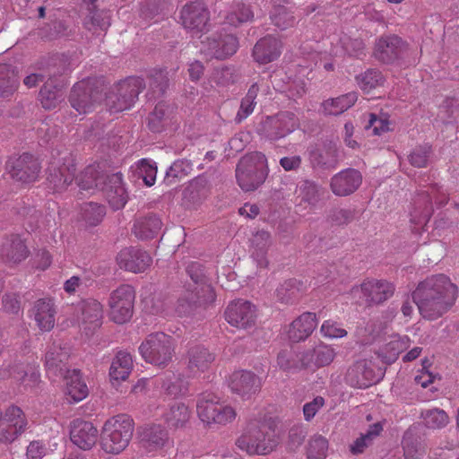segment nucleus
Here are the masks:
<instances>
[{
  "mask_svg": "<svg viewBox=\"0 0 459 459\" xmlns=\"http://www.w3.org/2000/svg\"><path fill=\"white\" fill-rule=\"evenodd\" d=\"M458 296L455 284L445 274L432 275L419 282L411 297L424 319L441 317L455 305Z\"/></svg>",
  "mask_w": 459,
  "mask_h": 459,
  "instance_id": "f257e3e1",
  "label": "nucleus"
},
{
  "mask_svg": "<svg viewBox=\"0 0 459 459\" xmlns=\"http://www.w3.org/2000/svg\"><path fill=\"white\" fill-rule=\"evenodd\" d=\"M278 416L264 418L261 424L251 422L246 432L238 438L237 446L249 455H267L273 451L280 442L277 431Z\"/></svg>",
  "mask_w": 459,
  "mask_h": 459,
  "instance_id": "f03ea898",
  "label": "nucleus"
},
{
  "mask_svg": "<svg viewBox=\"0 0 459 459\" xmlns=\"http://www.w3.org/2000/svg\"><path fill=\"white\" fill-rule=\"evenodd\" d=\"M78 185L82 190L100 188L104 192L105 197L113 210L123 208L127 202L120 173L100 175L96 166H89L81 174Z\"/></svg>",
  "mask_w": 459,
  "mask_h": 459,
  "instance_id": "7ed1b4c3",
  "label": "nucleus"
},
{
  "mask_svg": "<svg viewBox=\"0 0 459 459\" xmlns=\"http://www.w3.org/2000/svg\"><path fill=\"white\" fill-rule=\"evenodd\" d=\"M196 412L199 419L208 426L227 425L237 416L235 408L212 392H204L198 396Z\"/></svg>",
  "mask_w": 459,
  "mask_h": 459,
  "instance_id": "20e7f679",
  "label": "nucleus"
},
{
  "mask_svg": "<svg viewBox=\"0 0 459 459\" xmlns=\"http://www.w3.org/2000/svg\"><path fill=\"white\" fill-rule=\"evenodd\" d=\"M134 431L133 420L127 415H117L105 422L100 445L108 454H119L129 444Z\"/></svg>",
  "mask_w": 459,
  "mask_h": 459,
  "instance_id": "39448f33",
  "label": "nucleus"
},
{
  "mask_svg": "<svg viewBox=\"0 0 459 459\" xmlns=\"http://www.w3.org/2000/svg\"><path fill=\"white\" fill-rule=\"evenodd\" d=\"M268 174L267 160L261 152H251L238 161L236 178L244 191H253L260 186Z\"/></svg>",
  "mask_w": 459,
  "mask_h": 459,
  "instance_id": "423d86ee",
  "label": "nucleus"
},
{
  "mask_svg": "<svg viewBox=\"0 0 459 459\" xmlns=\"http://www.w3.org/2000/svg\"><path fill=\"white\" fill-rule=\"evenodd\" d=\"M143 359L156 366H166L172 359V338L163 333L150 334L139 347Z\"/></svg>",
  "mask_w": 459,
  "mask_h": 459,
  "instance_id": "0eeeda50",
  "label": "nucleus"
},
{
  "mask_svg": "<svg viewBox=\"0 0 459 459\" xmlns=\"http://www.w3.org/2000/svg\"><path fill=\"white\" fill-rule=\"evenodd\" d=\"M193 285L188 284L185 294L178 300L176 307L179 315H185L191 311L195 304L207 305L215 299V293L212 286L206 283L200 275L194 276L191 268L188 269Z\"/></svg>",
  "mask_w": 459,
  "mask_h": 459,
  "instance_id": "6e6552de",
  "label": "nucleus"
},
{
  "mask_svg": "<svg viewBox=\"0 0 459 459\" xmlns=\"http://www.w3.org/2000/svg\"><path fill=\"white\" fill-rule=\"evenodd\" d=\"M143 88V81L139 77L128 78L120 82L117 91L108 95L106 105L111 112H120L130 108Z\"/></svg>",
  "mask_w": 459,
  "mask_h": 459,
  "instance_id": "1a4fd4ad",
  "label": "nucleus"
},
{
  "mask_svg": "<svg viewBox=\"0 0 459 459\" xmlns=\"http://www.w3.org/2000/svg\"><path fill=\"white\" fill-rule=\"evenodd\" d=\"M102 94L93 79L82 80L73 87L70 103L79 114L93 110L101 100Z\"/></svg>",
  "mask_w": 459,
  "mask_h": 459,
  "instance_id": "9d476101",
  "label": "nucleus"
},
{
  "mask_svg": "<svg viewBox=\"0 0 459 459\" xmlns=\"http://www.w3.org/2000/svg\"><path fill=\"white\" fill-rule=\"evenodd\" d=\"M134 296V290L130 285H121L111 292L108 299L111 320L124 324L132 317Z\"/></svg>",
  "mask_w": 459,
  "mask_h": 459,
  "instance_id": "9b49d317",
  "label": "nucleus"
},
{
  "mask_svg": "<svg viewBox=\"0 0 459 459\" xmlns=\"http://www.w3.org/2000/svg\"><path fill=\"white\" fill-rule=\"evenodd\" d=\"M28 421L23 411L17 406L8 407L0 419V442L14 441L27 429Z\"/></svg>",
  "mask_w": 459,
  "mask_h": 459,
  "instance_id": "f8f14e48",
  "label": "nucleus"
},
{
  "mask_svg": "<svg viewBox=\"0 0 459 459\" xmlns=\"http://www.w3.org/2000/svg\"><path fill=\"white\" fill-rule=\"evenodd\" d=\"M325 189L311 180H302L294 192V212L299 216L304 215L307 209L314 207L321 200Z\"/></svg>",
  "mask_w": 459,
  "mask_h": 459,
  "instance_id": "ddd939ff",
  "label": "nucleus"
},
{
  "mask_svg": "<svg viewBox=\"0 0 459 459\" xmlns=\"http://www.w3.org/2000/svg\"><path fill=\"white\" fill-rule=\"evenodd\" d=\"M208 20V11L202 3H191L181 11L182 24L192 37H202L207 29Z\"/></svg>",
  "mask_w": 459,
  "mask_h": 459,
  "instance_id": "4468645a",
  "label": "nucleus"
},
{
  "mask_svg": "<svg viewBox=\"0 0 459 459\" xmlns=\"http://www.w3.org/2000/svg\"><path fill=\"white\" fill-rule=\"evenodd\" d=\"M201 50L215 58L223 59L236 53L238 48L237 38L229 33H214L202 40Z\"/></svg>",
  "mask_w": 459,
  "mask_h": 459,
  "instance_id": "2eb2a0df",
  "label": "nucleus"
},
{
  "mask_svg": "<svg viewBox=\"0 0 459 459\" xmlns=\"http://www.w3.org/2000/svg\"><path fill=\"white\" fill-rule=\"evenodd\" d=\"M407 44L396 35L384 36L378 39L374 49V56L383 64H394L403 57Z\"/></svg>",
  "mask_w": 459,
  "mask_h": 459,
  "instance_id": "dca6fc26",
  "label": "nucleus"
},
{
  "mask_svg": "<svg viewBox=\"0 0 459 459\" xmlns=\"http://www.w3.org/2000/svg\"><path fill=\"white\" fill-rule=\"evenodd\" d=\"M65 162L54 160L48 168V182L49 187L55 192H62L73 182L75 168L72 158H63Z\"/></svg>",
  "mask_w": 459,
  "mask_h": 459,
  "instance_id": "f3484780",
  "label": "nucleus"
},
{
  "mask_svg": "<svg viewBox=\"0 0 459 459\" xmlns=\"http://www.w3.org/2000/svg\"><path fill=\"white\" fill-rule=\"evenodd\" d=\"M255 307L249 301L238 299L231 302L225 311V318L232 326L247 328L255 324Z\"/></svg>",
  "mask_w": 459,
  "mask_h": 459,
  "instance_id": "a211bd4d",
  "label": "nucleus"
},
{
  "mask_svg": "<svg viewBox=\"0 0 459 459\" xmlns=\"http://www.w3.org/2000/svg\"><path fill=\"white\" fill-rule=\"evenodd\" d=\"M7 167L11 177L23 184L34 182L39 172L37 160L28 153L10 160Z\"/></svg>",
  "mask_w": 459,
  "mask_h": 459,
  "instance_id": "6ab92c4d",
  "label": "nucleus"
},
{
  "mask_svg": "<svg viewBox=\"0 0 459 459\" xmlns=\"http://www.w3.org/2000/svg\"><path fill=\"white\" fill-rule=\"evenodd\" d=\"M367 306H377L389 299L394 293V286L385 280L371 279L360 284Z\"/></svg>",
  "mask_w": 459,
  "mask_h": 459,
  "instance_id": "aec40b11",
  "label": "nucleus"
},
{
  "mask_svg": "<svg viewBox=\"0 0 459 459\" xmlns=\"http://www.w3.org/2000/svg\"><path fill=\"white\" fill-rule=\"evenodd\" d=\"M362 183V174L356 169L349 168L333 175L330 181V188L337 196H347L353 194Z\"/></svg>",
  "mask_w": 459,
  "mask_h": 459,
  "instance_id": "412c9836",
  "label": "nucleus"
},
{
  "mask_svg": "<svg viewBox=\"0 0 459 459\" xmlns=\"http://www.w3.org/2000/svg\"><path fill=\"white\" fill-rule=\"evenodd\" d=\"M309 160L314 169H333L340 161V152L334 143L325 142L322 145L309 151Z\"/></svg>",
  "mask_w": 459,
  "mask_h": 459,
  "instance_id": "4be33fe9",
  "label": "nucleus"
},
{
  "mask_svg": "<svg viewBox=\"0 0 459 459\" xmlns=\"http://www.w3.org/2000/svg\"><path fill=\"white\" fill-rule=\"evenodd\" d=\"M231 391L244 399H249L259 392L262 386L260 377L250 371L240 370L234 372L229 382Z\"/></svg>",
  "mask_w": 459,
  "mask_h": 459,
  "instance_id": "5701e85b",
  "label": "nucleus"
},
{
  "mask_svg": "<svg viewBox=\"0 0 459 459\" xmlns=\"http://www.w3.org/2000/svg\"><path fill=\"white\" fill-rule=\"evenodd\" d=\"M346 383L356 388H367L379 380L371 363L367 360H358L351 366L345 376Z\"/></svg>",
  "mask_w": 459,
  "mask_h": 459,
  "instance_id": "b1692460",
  "label": "nucleus"
},
{
  "mask_svg": "<svg viewBox=\"0 0 459 459\" xmlns=\"http://www.w3.org/2000/svg\"><path fill=\"white\" fill-rule=\"evenodd\" d=\"M117 261L120 268L132 273H142L152 264V257L145 251L134 247L121 250Z\"/></svg>",
  "mask_w": 459,
  "mask_h": 459,
  "instance_id": "393cba45",
  "label": "nucleus"
},
{
  "mask_svg": "<svg viewBox=\"0 0 459 459\" xmlns=\"http://www.w3.org/2000/svg\"><path fill=\"white\" fill-rule=\"evenodd\" d=\"M71 441L82 450H89L96 444L98 429L89 421L75 420L70 431Z\"/></svg>",
  "mask_w": 459,
  "mask_h": 459,
  "instance_id": "a878e982",
  "label": "nucleus"
},
{
  "mask_svg": "<svg viewBox=\"0 0 459 459\" xmlns=\"http://www.w3.org/2000/svg\"><path fill=\"white\" fill-rule=\"evenodd\" d=\"M13 377L22 382L26 387H34L39 381V374L34 366L17 364H3L0 368V379Z\"/></svg>",
  "mask_w": 459,
  "mask_h": 459,
  "instance_id": "bb28decb",
  "label": "nucleus"
},
{
  "mask_svg": "<svg viewBox=\"0 0 459 459\" xmlns=\"http://www.w3.org/2000/svg\"><path fill=\"white\" fill-rule=\"evenodd\" d=\"M142 442L149 451H168L174 446V441L169 437L168 430L160 425L147 428L143 433Z\"/></svg>",
  "mask_w": 459,
  "mask_h": 459,
  "instance_id": "cd10ccee",
  "label": "nucleus"
},
{
  "mask_svg": "<svg viewBox=\"0 0 459 459\" xmlns=\"http://www.w3.org/2000/svg\"><path fill=\"white\" fill-rule=\"evenodd\" d=\"M433 211L429 190L418 193L413 199L412 209L410 212L411 222L424 229L427 227Z\"/></svg>",
  "mask_w": 459,
  "mask_h": 459,
  "instance_id": "c85d7f7f",
  "label": "nucleus"
},
{
  "mask_svg": "<svg viewBox=\"0 0 459 459\" xmlns=\"http://www.w3.org/2000/svg\"><path fill=\"white\" fill-rule=\"evenodd\" d=\"M317 325L315 313L305 312L289 325V341L299 342L307 340Z\"/></svg>",
  "mask_w": 459,
  "mask_h": 459,
  "instance_id": "c756f323",
  "label": "nucleus"
},
{
  "mask_svg": "<svg viewBox=\"0 0 459 459\" xmlns=\"http://www.w3.org/2000/svg\"><path fill=\"white\" fill-rule=\"evenodd\" d=\"M281 48V43L276 38L264 37L255 45L252 56L256 63L265 65L280 56Z\"/></svg>",
  "mask_w": 459,
  "mask_h": 459,
  "instance_id": "7c9ffc66",
  "label": "nucleus"
},
{
  "mask_svg": "<svg viewBox=\"0 0 459 459\" xmlns=\"http://www.w3.org/2000/svg\"><path fill=\"white\" fill-rule=\"evenodd\" d=\"M70 356V348L60 342L48 346L45 355V365L48 373L63 375L65 362Z\"/></svg>",
  "mask_w": 459,
  "mask_h": 459,
  "instance_id": "2f4dec72",
  "label": "nucleus"
},
{
  "mask_svg": "<svg viewBox=\"0 0 459 459\" xmlns=\"http://www.w3.org/2000/svg\"><path fill=\"white\" fill-rule=\"evenodd\" d=\"M78 320L84 325V330H94L100 325L102 318V306L96 299L82 301L77 306Z\"/></svg>",
  "mask_w": 459,
  "mask_h": 459,
  "instance_id": "473e14b6",
  "label": "nucleus"
},
{
  "mask_svg": "<svg viewBox=\"0 0 459 459\" xmlns=\"http://www.w3.org/2000/svg\"><path fill=\"white\" fill-rule=\"evenodd\" d=\"M34 320L41 331L48 332L55 325L56 308L51 299H42L32 308Z\"/></svg>",
  "mask_w": 459,
  "mask_h": 459,
  "instance_id": "72a5a7b5",
  "label": "nucleus"
},
{
  "mask_svg": "<svg viewBox=\"0 0 459 459\" xmlns=\"http://www.w3.org/2000/svg\"><path fill=\"white\" fill-rule=\"evenodd\" d=\"M214 355L202 345H195L188 351V368L195 373L204 372L214 361Z\"/></svg>",
  "mask_w": 459,
  "mask_h": 459,
  "instance_id": "f704fd0d",
  "label": "nucleus"
},
{
  "mask_svg": "<svg viewBox=\"0 0 459 459\" xmlns=\"http://www.w3.org/2000/svg\"><path fill=\"white\" fill-rule=\"evenodd\" d=\"M133 368L132 356L126 351H119L114 358L110 368L109 377L113 385L125 381Z\"/></svg>",
  "mask_w": 459,
  "mask_h": 459,
  "instance_id": "c9c22d12",
  "label": "nucleus"
},
{
  "mask_svg": "<svg viewBox=\"0 0 459 459\" xmlns=\"http://www.w3.org/2000/svg\"><path fill=\"white\" fill-rule=\"evenodd\" d=\"M2 255L7 263L18 264L26 259L29 251L24 241L19 236H12L3 244Z\"/></svg>",
  "mask_w": 459,
  "mask_h": 459,
  "instance_id": "e433bc0d",
  "label": "nucleus"
},
{
  "mask_svg": "<svg viewBox=\"0 0 459 459\" xmlns=\"http://www.w3.org/2000/svg\"><path fill=\"white\" fill-rule=\"evenodd\" d=\"M66 394L74 401L80 402L88 395V387L82 379L80 371L66 369L65 375Z\"/></svg>",
  "mask_w": 459,
  "mask_h": 459,
  "instance_id": "4c0bfd02",
  "label": "nucleus"
},
{
  "mask_svg": "<svg viewBox=\"0 0 459 459\" xmlns=\"http://www.w3.org/2000/svg\"><path fill=\"white\" fill-rule=\"evenodd\" d=\"M191 411L182 402H174L164 413V420L170 428H183L190 420Z\"/></svg>",
  "mask_w": 459,
  "mask_h": 459,
  "instance_id": "58836bf2",
  "label": "nucleus"
},
{
  "mask_svg": "<svg viewBox=\"0 0 459 459\" xmlns=\"http://www.w3.org/2000/svg\"><path fill=\"white\" fill-rule=\"evenodd\" d=\"M62 84L56 83V79L48 80L39 92V100L46 109H52L63 100Z\"/></svg>",
  "mask_w": 459,
  "mask_h": 459,
  "instance_id": "ea45409f",
  "label": "nucleus"
},
{
  "mask_svg": "<svg viewBox=\"0 0 459 459\" xmlns=\"http://www.w3.org/2000/svg\"><path fill=\"white\" fill-rule=\"evenodd\" d=\"M162 222L156 215L139 219L134 225V231L137 238L149 239L156 237L161 230Z\"/></svg>",
  "mask_w": 459,
  "mask_h": 459,
  "instance_id": "a19ab883",
  "label": "nucleus"
},
{
  "mask_svg": "<svg viewBox=\"0 0 459 459\" xmlns=\"http://www.w3.org/2000/svg\"><path fill=\"white\" fill-rule=\"evenodd\" d=\"M357 92L351 91L337 98L326 100L322 104L324 112L326 115H340L352 107L357 101Z\"/></svg>",
  "mask_w": 459,
  "mask_h": 459,
  "instance_id": "79ce46f5",
  "label": "nucleus"
},
{
  "mask_svg": "<svg viewBox=\"0 0 459 459\" xmlns=\"http://www.w3.org/2000/svg\"><path fill=\"white\" fill-rule=\"evenodd\" d=\"M423 425L429 429H441L448 425L450 418L446 411L440 408L426 409L420 412Z\"/></svg>",
  "mask_w": 459,
  "mask_h": 459,
  "instance_id": "37998d69",
  "label": "nucleus"
},
{
  "mask_svg": "<svg viewBox=\"0 0 459 459\" xmlns=\"http://www.w3.org/2000/svg\"><path fill=\"white\" fill-rule=\"evenodd\" d=\"M258 132L271 141H277L285 136L284 120L278 117H267L258 127Z\"/></svg>",
  "mask_w": 459,
  "mask_h": 459,
  "instance_id": "c03bdc74",
  "label": "nucleus"
},
{
  "mask_svg": "<svg viewBox=\"0 0 459 459\" xmlns=\"http://www.w3.org/2000/svg\"><path fill=\"white\" fill-rule=\"evenodd\" d=\"M385 81L381 71L376 68H369L356 76L358 85L365 92H370L372 90L383 86Z\"/></svg>",
  "mask_w": 459,
  "mask_h": 459,
  "instance_id": "a18cd8bd",
  "label": "nucleus"
},
{
  "mask_svg": "<svg viewBox=\"0 0 459 459\" xmlns=\"http://www.w3.org/2000/svg\"><path fill=\"white\" fill-rule=\"evenodd\" d=\"M18 83L15 71L8 65H0V97H8L13 94Z\"/></svg>",
  "mask_w": 459,
  "mask_h": 459,
  "instance_id": "49530a36",
  "label": "nucleus"
},
{
  "mask_svg": "<svg viewBox=\"0 0 459 459\" xmlns=\"http://www.w3.org/2000/svg\"><path fill=\"white\" fill-rule=\"evenodd\" d=\"M402 444L406 459H420L425 454V446L411 430L405 432Z\"/></svg>",
  "mask_w": 459,
  "mask_h": 459,
  "instance_id": "de8ad7c7",
  "label": "nucleus"
},
{
  "mask_svg": "<svg viewBox=\"0 0 459 459\" xmlns=\"http://www.w3.org/2000/svg\"><path fill=\"white\" fill-rule=\"evenodd\" d=\"M259 88L256 83L250 86L246 96L242 99L239 109L236 115L235 120L237 123H241L248 116H250L256 105L255 99L257 97Z\"/></svg>",
  "mask_w": 459,
  "mask_h": 459,
  "instance_id": "09e8293b",
  "label": "nucleus"
},
{
  "mask_svg": "<svg viewBox=\"0 0 459 459\" xmlns=\"http://www.w3.org/2000/svg\"><path fill=\"white\" fill-rule=\"evenodd\" d=\"M328 441L321 436H314L308 442L307 448V459H325L327 456Z\"/></svg>",
  "mask_w": 459,
  "mask_h": 459,
  "instance_id": "8fccbe9b",
  "label": "nucleus"
},
{
  "mask_svg": "<svg viewBox=\"0 0 459 459\" xmlns=\"http://www.w3.org/2000/svg\"><path fill=\"white\" fill-rule=\"evenodd\" d=\"M358 212L355 209L333 208L329 211L327 221L335 226H344L356 219Z\"/></svg>",
  "mask_w": 459,
  "mask_h": 459,
  "instance_id": "3c124183",
  "label": "nucleus"
},
{
  "mask_svg": "<svg viewBox=\"0 0 459 459\" xmlns=\"http://www.w3.org/2000/svg\"><path fill=\"white\" fill-rule=\"evenodd\" d=\"M105 215V208L97 204L89 203L82 208V219L89 226L99 224Z\"/></svg>",
  "mask_w": 459,
  "mask_h": 459,
  "instance_id": "603ef678",
  "label": "nucleus"
},
{
  "mask_svg": "<svg viewBox=\"0 0 459 459\" xmlns=\"http://www.w3.org/2000/svg\"><path fill=\"white\" fill-rule=\"evenodd\" d=\"M431 153L432 148L429 143L416 146L409 155V161L414 167L425 168Z\"/></svg>",
  "mask_w": 459,
  "mask_h": 459,
  "instance_id": "864d4df0",
  "label": "nucleus"
},
{
  "mask_svg": "<svg viewBox=\"0 0 459 459\" xmlns=\"http://www.w3.org/2000/svg\"><path fill=\"white\" fill-rule=\"evenodd\" d=\"M314 366L325 367L331 364L335 357L334 350L328 345H319L313 349Z\"/></svg>",
  "mask_w": 459,
  "mask_h": 459,
  "instance_id": "5fc2aeb1",
  "label": "nucleus"
},
{
  "mask_svg": "<svg viewBox=\"0 0 459 459\" xmlns=\"http://www.w3.org/2000/svg\"><path fill=\"white\" fill-rule=\"evenodd\" d=\"M137 173L147 186H152L155 184L157 167L154 162L145 159L142 160L137 164Z\"/></svg>",
  "mask_w": 459,
  "mask_h": 459,
  "instance_id": "6e6d98bb",
  "label": "nucleus"
},
{
  "mask_svg": "<svg viewBox=\"0 0 459 459\" xmlns=\"http://www.w3.org/2000/svg\"><path fill=\"white\" fill-rule=\"evenodd\" d=\"M314 365L313 350L297 352L295 358L289 360V368L306 369Z\"/></svg>",
  "mask_w": 459,
  "mask_h": 459,
  "instance_id": "4d7b16f0",
  "label": "nucleus"
},
{
  "mask_svg": "<svg viewBox=\"0 0 459 459\" xmlns=\"http://www.w3.org/2000/svg\"><path fill=\"white\" fill-rule=\"evenodd\" d=\"M253 17V13L249 6L238 4L235 9L227 16L228 22L237 26L242 22H248Z\"/></svg>",
  "mask_w": 459,
  "mask_h": 459,
  "instance_id": "13d9d810",
  "label": "nucleus"
},
{
  "mask_svg": "<svg viewBox=\"0 0 459 459\" xmlns=\"http://www.w3.org/2000/svg\"><path fill=\"white\" fill-rule=\"evenodd\" d=\"M403 350L400 341L394 340L387 342L381 350V357L385 363L394 362Z\"/></svg>",
  "mask_w": 459,
  "mask_h": 459,
  "instance_id": "bf43d9fd",
  "label": "nucleus"
},
{
  "mask_svg": "<svg viewBox=\"0 0 459 459\" xmlns=\"http://www.w3.org/2000/svg\"><path fill=\"white\" fill-rule=\"evenodd\" d=\"M322 334L329 338H342L347 334V331L338 325L336 322L325 321L320 329Z\"/></svg>",
  "mask_w": 459,
  "mask_h": 459,
  "instance_id": "052dcab7",
  "label": "nucleus"
},
{
  "mask_svg": "<svg viewBox=\"0 0 459 459\" xmlns=\"http://www.w3.org/2000/svg\"><path fill=\"white\" fill-rule=\"evenodd\" d=\"M307 430L303 426H294L289 431V450L299 447L305 440Z\"/></svg>",
  "mask_w": 459,
  "mask_h": 459,
  "instance_id": "680f3d73",
  "label": "nucleus"
},
{
  "mask_svg": "<svg viewBox=\"0 0 459 459\" xmlns=\"http://www.w3.org/2000/svg\"><path fill=\"white\" fill-rule=\"evenodd\" d=\"M325 404V399L322 396H316L313 401L307 403L303 406L305 420L309 421L316 414L318 410Z\"/></svg>",
  "mask_w": 459,
  "mask_h": 459,
  "instance_id": "e2e57ef3",
  "label": "nucleus"
},
{
  "mask_svg": "<svg viewBox=\"0 0 459 459\" xmlns=\"http://www.w3.org/2000/svg\"><path fill=\"white\" fill-rule=\"evenodd\" d=\"M367 128H371L376 135H380L382 133L389 130V123L386 119L377 117L375 114H370V119Z\"/></svg>",
  "mask_w": 459,
  "mask_h": 459,
  "instance_id": "0e129e2a",
  "label": "nucleus"
},
{
  "mask_svg": "<svg viewBox=\"0 0 459 459\" xmlns=\"http://www.w3.org/2000/svg\"><path fill=\"white\" fill-rule=\"evenodd\" d=\"M45 446L39 441L30 442L27 447V459H42L45 455Z\"/></svg>",
  "mask_w": 459,
  "mask_h": 459,
  "instance_id": "69168bd1",
  "label": "nucleus"
},
{
  "mask_svg": "<svg viewBox=\"0 0 459 459\" xmlns=\"http://www.w3.org/2000/svg\"><path fill=\"white\" fill-rule=\"evenodd\" d=\"M270 240V234L267 231H257L251 239L252 246L258 251H264Z\"/></svg>",
  "mask_w": 459,
  "mask_h": 459,
  "instance_id": "338daca9",
  "label": "nucleus"
},
{
  "mask_svg": "<svg viewBox=\"0 0 459 459\" xmlns=\"http://www.w3.org/2000/svg\"><path fill=\"white\" fill-rule=\"evenodd\" d=\"M271 18L275 26L281 28L282 30L285 29L287 24V13L283 5L274 7L272 12Z\"/></svg>",
  "mask_w": 459,
  "mask_h": 459,
  "instance_id": "774afa93",
  "label": "nucleus"
}]
</instances>
